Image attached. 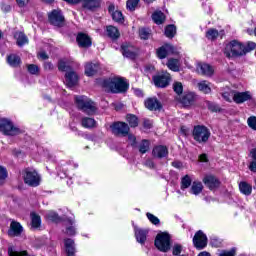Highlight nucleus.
Masks as SVG:
<instances>
[{"instance_id": "obj_20", "label": "nucleus", "mask_w": 256, "mask_h": 256, "mask_svg": "<svg viewBox=\"0 0 256 256\" xmlns=\"http://www.w3.org/2000/svg\"><path fill=\"white\" fill-rule=\"evenodd\" d=\"M78 82H79V76H77V73L73 71L66 73L65 83L67 87L71 89L72 87H75V85H77Z\"/></svg>"}, {"instance_id": "obj_41", "label": "nucleus", "mask_w": 256, "mask_h": 256, "mask_svg": "<svg viewBox=\"0 0 256 256\" xmlns=\"http://www.w3.org/2000/svg\"><path fill=\"white\" fill-rule=\"evenodd\" d=\"M175 33H177V28L175 27V25H168L165 28V35L169 39H173V37H175Z\"/></svg>"}, {"instance_id": "obj_10", "label": "nucleus", "mask_w": 256, "mask_h": 256, "mask_svg": "<svg viewBox=\"0 0 256 256\" xmlns=\"http://www.w3.org/2000/svg\"><path fill=\"white\" fill-rule=\"evenodd\" d=\"M66 3H71L75 5L77 3H81V0H64ZM82 6L84 9H88L89 11H94V9H99L101 7V0H82Z\"/></svg>"}, {"instance_id": "obj_49", "label": "nucleus", "mask_w": 256, "mask_h": 256, "mask_svg": "<svg viewBox=\"0 0 256 256\" xmlns=\"http://www.w3.org/2000/svg\"><path fill=\"white\" fill-rule=\"evenodd\" d=\"M147 219L150 221V223H152V225H159L160 221L159 218L151 213H147L146 214Z\"/></svg>"}, {"instance_id": "obj_4", "label": "nucleus", "mask_w": 256, "mask_h": 256, "mask_svg": "<svg viewBox=\"0 0 256 256\" xmlns=\"http://www.w3.org/2000/svg\"><path fill=\"white\" fill-rule=\"evenodd\" d=\"M154 245L161 253H169L171 251V235L167 232L158 233Z\"/></svg>"}, {"instance_id": "obj_14", "label": "nucleus", "mask_w": 256, "mask_h": 256, "mask_svg": "<svg viewBox=\"0 0 256 256\" xmlns=\"http://www.w3.org/2000/svg\"><path fill=\"white\" fill-rule=\"evenodd\" d=\"M63 225V233H65V235H69L70 237L77 235V226L75 225V220L66 219L64 220Z\"/></svg>"}, {"instance_id": "obj_15", "label": "nucleus", "mask_w": 256, "mask_h": 256, "mask_svg": "<svg viewBox=\"0 0 256 256\" xmlns=\"http://www.w3.org/2000/svg\"><path fill=\"white\" fill-rule=\"evenodd\" d=\"M134 235L137 243L145 245L147 242V235H149V230L134 226Z\"/></svg>"}, {"instance_id": "obj_42", "label": "nucleus", "mask_w": 256, "mask_h": 256, "mask_svg": "<svg viewBox=\"0 0 256 256\" xmlns=\"http://www.w3.org/2000/svg\"><path fill=\"white\" fill-rule=\"evenodd\" d=\"M139 37L144 41L151 37V29L149 28H140L139 29Z\"/></svg>"}, {"instance_id": "obj_2", "label": "nucleus", "mask_w": 256, "mask_h": 256, "mask_svg": "<svg viewBox=\"0 0 256 256\" xmlns=\"http://www.w3.org/2000/svg\"><path fill=\"white\" fill-rule=\"evenodd\" d=\"M224 55L231 59V57H243L247 55V47L238 40H232L225 45Z\"/></svg>"}, {"instance_id": "obj_34", "label": "nucleus", "mask_w": 256, "mask_h": 256, "mask_svg": "<svg viewBox=\"0 0 256 256\" xmlns=\"http://www.w3.org/2000/svg\"><path fill=\"white\" fill-rule=\"evenodd\" d=\"M7 63L10 67H19V65H21V58L15 54H10L7 57Z\"/></svg>"}, {"instance_id": "obj_39", "label": "nucleus", "mask_w": 256, "mask_h": 256, "mask_svg": "<svg viewBox=\"0 0 256 256\" xmlns=\"http://www.w3.org/2000/svg\"><path fill=\"white\" fill-rule=\"evenodd\" d=\"M192 179L191 176L189 175H185L184 177H182L181 179V189L182 191H185V189H189V187H191V183H192Z\"/></svg>"}, {"instance_id": "obj_61", "label": "nucleus", "mask_w": 256, "mask_h": 256, "mask_svg": "<svg viewBox=\"0 0 256 256\" xmlns=\"http://www.w3.org/2000/svg\"><path fill=\"white\" fill-rule=\"evenodd\" d=\"M38 57L39 59H43V61H45V59H48L47 53L45 52H39Z\"/></svg>"}, {"instance_id": "obj_9", "label": "nucleus", "mask_w": 256, "mask_h": 256, "mask_svg": "<svg viewBox=\"0 0 256 256\" xmlns=\"http://www.w3.org/2000/svg\"><path fill=\"white\" fill-rule=\"evenodd\" d=\"M48 19L51 25H54L55 27H63V25H65V17L59 9L53 10L51 13H49Z\"/></svg>"}, {"instance_id": "obj_27", "label": "nucleus", "mask_w": 256, "mask_h": 256, "mask_svg": "<svg viewBox=\"0 0 256 256\" xmlns=\"http://www.w3.org/2000/svg\"><path fill=\"white\" fill-rule=\"evenodd\" d=\"M166 65H167L168 69H170V71H174L175 73H177L179 71V69L181 68V60L175 59V58H170V59H168V62Z\"/></svg>"}, {"instance_id": "obj_30", "label": "nucleus", "mask_w": 256, "mask_h": 256, "mask_svg": "<svg viewBox=\"0 0 256 256\" xmlns=\"http://www.w3.org/2000/svg\"><path fill=\"white\" fill-rule=\"evenodd\" d=\"M225 35V32L222 30V31H217V29H209L207 32H206V37L207 39H210V41H215V39H217V37H223Z\"/></svg>"}, {"instance_id": "obj_1", "label": "nucleus", "mask_w": 256, "mask_h": 256, "mask_svg": "<svg viewBox=\"0 0 256 256\" xmlns=\"http://www.w3.org/2000/svg\"><path fill=\"white\" fill-rule=\"evenodd\" d=\"M102 85L106 91H111V93H125L129 89V84L121 77L106 79Z\"/></svg>"}, {"instance_id": "obj_11", "label": "nucleus", "mask_w": 256, "mask_h": 256, "mask_svg": "<svg viewBox=\"0 0 256 256\" xmlns=\"http://www.w3.org/2000/svg\"><path fill=\"white\" fill-rule=\"evenodd\" d=\"M171 81V74L168 72L163 71L162 73L153 76V82L156 87L165 88L167 85H169V82Z\"/></svg>"}, {"instance_id": "obj_48", "label": "nucleus", "mask_w": 256, "mask_h": 256, "mask_svg": "<svg viewBox=\"0 0 256 256\" xmlns=\"http://www.w3.org/2000/svg\"><path fill=\"white\" fill-rule=\"evenodd\" d=\"M247 125L252 129L253 131H256V116H250L247 119Z\"/></svg>"}, {"instance_id": "obj_53", "label": "nucleus", "mask_w": 256, "mask_h": 256, "mask_svg": "<svg viewBox=\"0 0 256 256\" xmlns=\"http://www.w3.org/2000/svg\"><path fill=\"white\" fill-rule=\"evenodd\" d=\"M28 71L31 73V75H37L39 73V67L34 64L28 65Z\"/></svg>"}, {"instance_id": "obj_45", "label": "nucleus", "mask_w": 256, "mask_h": 256, "mask_svg": "<svg viewBox=\"0 0 256 256\" xmlns=\"http://www.w3.org/2000/svg\"><path fill=\"white\" fill-rule=\"evenodd\" d=\"M183 253V245L181 244H174L172 247V255L179 256Z\"/></svg>"}, {"instance_id": "obj_16", "label": "nucleus", "mask_w": 256, "mask_h": 256, "mask_svg": "<svg viewBox=\"0 0 256 256\" xmlns=\"http://www.w3.org/2000/svg\"><path fill=\"white\" fill-rule=\"evenodd\" d=\"M156 53L159 59H165L168 55H173V53H175V48L171 44H165L158 48Z\"/></svg>"}, {"instance_id": "obj_38", "label": "nucleus", "mask_w": 256, "mask_h": 256, "mask_svg": "<svg viewBox=\"0 0 256 256\" xmlns=\"http://www.w3.org/2000/svg\"><path fill=\"white\" fill-rule=\"evenodd\" d=\"M30 217H31V221H32V227H34V229L41 227V216L40 215H37L35 212H32Z\"/></svg>"}, {"instance_id": "obj_23", "label": "nucleus", "mask_w": 256, "mask_h": 256, "mask_svg": "<svg viewBox=\"0 0 256 256\" xmlns=\"http://www.w3.org/2000/svg\"><path fill=\"white\" fill-rule=\"evenodd\" d=\"M144 105L146 109H149V111H159V109H161V102H159L157 98L146 99Z\"/></svg>"}, {"instance_id": "obj_28", "label": "nucleus", "mask_w": 256, "mask_h": 256, "mask_svg": "<svg viewBox=\"0 0 256 256\" xmlns=\"http://www.w3.org/2000/svg\"><path fill=\"white\" fill-rule=\"evenodd\" d=\"M211 83L207 80H202L198 82V89L201 91V93H204L205 95H209L211 93Z\"/></svg>"}, {"instance_id": "obj_47", "label": "nucleus", "mask_w": 256, "mask_h": 256, "mask_svg": "<svg viewBox=\"0 0 256 256\" xmlns=\"http://www.w3.org/2000/svg\"><path fill=\"white\" fill-rule=\"evenodd\" d=\"M233 93H235V91L228 90V91L222 93V97H223V99H225V101H228V103H231V101H233Z\"/></svg>"}, {"instance_id": "obj_57", "label": "nucleus", "mask_w": 256, "mask_h": 256, "mask_svg": "<svg viewBox=\"0 0 256 256\" xmlns=\"http://www.w3.org/2000/svg\"><path fill=\"white\" fill-rule=\"evenodd\" d=\"M128 140L130 142V145H132V147H135V145L137 144V138L135 137V135L129 134Z\"/></svg>"}, {"instance_id": "obj_13", "label": "nucleus", "mask_w": 256, "mask_h": 256, "mask_svg": "<svg viewBox=\"0 0 256 256\" xmlns=\"http://www.w3.org/2000/svg\"><path fill=\"white\" fill-rule=\"evenodd\" d=\"M193 245L196 249H205L207 247V235L203 231H197L193 237Z\"/></svg>"}, {"instance_id": "obj_5", "label": "nucleus", "mask_w": 256, "mask_h": 256, "mask_svg": "<svg viewBox=\"0 0 256 256\" xmlns=\"http://www.w3.org/2000/svg\"><path fill=\"white\" fill-rule=\"evenodd\" d=\"M75 101L77 107L87 115H93V113L97 111V104L91 101L87 96H76Z\"/></svg>"}, {"instance_id": "obj_33", "label": "nucleus", "mask_w": 256, "mask_h": 256, "mask_svg": "<svg viewBox=\"0 0 256 256\" xmlns=\"http://www.w3.org/2000/svg\"><path fill=\"white\" fill-rule=\"evenodd\" d=\"M239 189H240V192L242 193V195H246V196L251 195V193L253 191V187L251 186V184H249L247 182H240Z\"/></svg>"}, {"instance_id": "obj_40", "label": "nucleus", "mask_w": 256, "mask_h": 256, "mask_svg": "<svg viewBox=\"0 0 256 256\" xmlns=\"http://www.w3.org/2000/svg\"><path fill=\"white\" fill-rule=\"evenodd\" d=\"M97 125V122L93 118H83L82 119V126H84L86 129H93Z\"/></svg>"}, {"instance_id": "obj_26", "label": "nucleus", "mask_w": 256, "mask_h": 256, "mask_svg": "<svg viewBox=\"0 0 256 256\" xmlns=\"http://www.w3.org/2000/svg\"><path fill=\"white\" fill-rule=\"evenodd\" d=\"M99 69V63H87L85 66V75H87V77H93Z\"/></svg>"}, {"instance_id": "obj_29", "label": "nucleus", "mask_w": 256, "mask_h": 256, "mask_svg": "<svg viewBox=\"0 0 256 256\" xmlns=\"http://www.w3.org/2000/svg\"><path fill=\"white\" fill-rule=\"evenodd\" d=\"M191 195H201L203 193V183L194 181L190 187Z\"/></svg>"}, {"instance_id": "obj_18", "label": "nucleus", "mask_w": 256, "mask_h": 256, "mask_svg": "<svg viewBox=\"0 0 256 256\" xmlns=\"http://www.w3.org/2000/svg\"><path fill=\"white\" fill-rule=\"evenodd\" d=\"M196 71L200 73V75H206V77H211L214 73L213 66L207 63H198L196 66Z\"/></svg>"}, {"instance_id": "obj_46", "label": "nucleus", "mask_w": 256, "mask_h": 256, "mask_svg": "<svg viewBox=\"0 0 256 256\" xmlns=\"http://www.w3.org/2000/svg\"><path fill=\"white\" fill-rule=\"evenodd\" d=\"M174 93L176 95H181L183 93V83L181 82H174L173 83Z\"/></svg>"}, {"instance_id": "obj_12", "label": "nucleus", "mask_w": 256, "mask_h": 256, "mask_svg": "<svg viewBox=\"0 0 256 256\" xmlns=\"http://www.w3.org/2000/svg\"><path fill=\"white\" fill-rule=\"evenodd\" d=\"M232 96L234 103H237V105H241V103H245L246 101H251L253 99V93L250 91H234L232 92Z\"/></svg>"}, {"instance_id": "obj_62", "label": "nucleus", "mask_w": 256, "mask_h": 256, "mask_svg": "<svg viewBox=\"0 0 256 256\" xmlns=\"http://www.w3.org/2000/svg\"><path fill=\"white\" fill-rule=\"evenodd\" d=\"M134 95H136V97H143V91L141 89H135Z\"/></svg>"}, {"instance_id": "obj_43", "label": "nucleus", "mask_w": 256, "mask_h": 256, "mask_svg": "<svg viewBox=\"0 0 256 256\" xmlns=\"http://www.w3.org/2000/svg\"><path fill=\"white\" fill-rule=\"evenodd\" d=\"M126 120L129 123L130 127H137V125H139V120L137 119V116L133 114H128Z\"/></svg>"}, {"instance_id": "obj_64", "label": "nucleus", "mask_w": 256, "mask_h": 256, "mask_svg": "<svg viewBox=\"0 0 256 256\" xmlns=\"http://www.w3.org/2000/svg\"><path fill=\"white\" fill-rule=\"evenodd\" d=\"M197 256H211V253H209L207 251H202Z\"/></svg>"}, {"instance_id": "obj_32", "label": "nucleus", "mask_w": 256, "mask_h": 256, "mask_svg": "<svg viewBox=\"0 0 256 256\" xmlns=\"http://www.w3.org/2000/svg\"><path fill=\"white\" fill-rule=\"evenodd\" d=\"M195 101V93L188 92L183 95L181 99L182 105H185V107H188V105H192V103Z\"/></svg>"}, {"instance_id": "obj_63", "label": "nucleus", "mask_w": 256, "mask_h": 256, "mask_svg": "<svg viewBox=\"0 0 256 256\" xmlns=\"http://www.w3.org/2000/svg\"><path fill=\"white\" fill-rule=\"evenodd\" d=\"M250 157L253 159V161H256V148L250 151Z\"/></svg>"}, {"instance_id": "obj_25", "label": "nucleus", "mask_w": 256, "mask_h": 256, "mask_svg": "<svg viewBox=\"0 0 256 256\" xmlns=\"http://www.w3.org/2000/svg\"><path fill=\"white\" fill-rule=\"evenodd\" d=\"M64 247L68 256H75V241L73 239H65Z\"/></svg>"}, {"instance_id": "obj_8", "label": "nucleus", "mask_w": 256, "mask_h": 256, "mask_svg": "<svg viewBox=\"0 0 256 256\" xmlns=\"http://www.w3.org/2000/svg\"><path fill=\"white\" fill-rule=\"evenodd\" d=\"M110 129L113 133V135L126 137V135H129V125L125 122H114Z\"/></svg>"}, {"instance_id": "obj_21", "label": "nucleus", "mask_w": 256, "mask_h": 256, "mask_svg": "<svg viewBox=\"0 0 256 256\" xmlns=\"http://www.w3.org/2000/svg\"><path fill=\"white\" fill-rule=\"evenodd\" d=\"M203 183L208 187V189H210V191L217 189L220 185L219 180L215 176H206L203 179Z\"/></svg>"}, {"instance_id": "obj_60", "label": "nucleus", "mask_w": 256, "mask_h": 256, "mask_svg": "<svg viewBox=\"0 0 256 256\" xmlns=\"http://www.w3.org/2000/svg\"><path fill=\"white\" fill-rule=\"evenodd\" d=\"M249 169H250V171H252L253 173H256V160H253V161L250 163Z\"/></svg>"}, {"instance_id": "obj_44", "label": "nucleus", "mask_w": 256, "mask_h": 256, "mask_svg": "<svg viewBox=\"0 0 256 256\" xmlns=\"http://www.w3.org/2000/svg\"><path fill=\"white\" fill-rule=\"evenodd\" d=\"M139 1L140 0H127L126 7L128 11H135V9H137L139 6Z\"/></svg>"}, {"instance_id": "obj_54", "label": "nucleus", "mask_w": 256, "mask_h": 256, "mask_svg": "<svg viewBox=\"0 0 256 256\" xmlns=\"http://www.w3.org/2000/svg\"><path fill=\"white\" fill-rule=\"evenodd\" d=\"M235 248H232L230 250H223L219 253V256H235Z\"/></svg>"}, {"instance_id": "obj_22", "label": "nucleus", "mask_w": 256, "mask_h": 256, "mask_svg": "<svg viewBox=\"0 0 256 256\" xmlns=\"http://www.w3.org/2000/svg\"><path fill=\"white\" fill-rule=\"evenodd\" d=\"M152 155L157 159H163V157L169 155V150L163 145L155 146L152 150Z\"/></svg>"}, {"instance_id": "obj_35", "label": "nucleus", "mask_w": 256, "mask_h": 256, "mask_svg": "<svg viewBox=\"0 0 256 256\" xmlns=\"http://www.w3.org/2000/svg\"><path fill=\"white\" fill-rule=\"evenodd\" d=\"M107 35L110 37V39H119L120 33L119 29L115 26H107L106 28Z\"/></svg>"}, {"instance_id": "obj_6", "label": "nucleus", "mask_w": 256, "mask_h": 256, "mask_svg": "<svg viewBox=\"0 0 256 256\" xmlns=\"http://www.w3.org/2000/svg\"><path fill=\"white\" fill-rule=\"evenodd\" d=\"M192 135L194 141H197V143H207L209 137H211V131L206 126L198 125L194 127Z\"/></svg>"}, {"instance_id": "obj_50", "label": "nucleus", "mask_w": 256, "mask_h": 256, "mask_svg": "<svg viewBox=\"0 0 256 256\" xmlns=\"http://www.w3.org/2000/svg\"><path fill=\"white\" fill-rule=\"evenodd\" d=\"M112 18L117 23H121V21H123V13H121V11H115L112 13Z\"/></svg>"}, {"instance_id": "obj_37", "label": "nucleus", "mask_w": 256, "mask_h": 256, "mask_svg": "<svg viewBox=\"0 0 256 256\" xmlns=\"http://www.w3.org/2000/svg\"><path fill=\"white\" fill-rule=\"evenodd\" d=\"M45 219H47V221H50L52 223H59V221H61V218L59 217V215L51 210L46 212Z\"/></svg>"}, {"instance_id": "obj_56", "label": "nucleus", "mask_w": 256, "mask_h": 256, "mask_svg": "<svg viewBox=\"0 0 256 256\" xmlns=\"http://www.w3.org/2000/svg\"><path fill=\"white\" fill-rule=\"evenodd\" d=\"M246 47V53H249L250 51H253V49H256V43L255 42H248Z\"/></svg>"}, {"instance_id": "obj_17", "label": "nucleus", "mask_w": 256, "mask_h": 256, "mask_svg": "<svg viewBox=\"0 0 256 256\" xmlns=\"http://www.w3.org/2000/svg\"><path fill=\"white\" fill-rule=\"evenodd\" d=\"M21 233H23V226L21 223L13 220L10 223V228L8 230L9 237H19L21 236Z\"/></svg>"}, {"instance_id": "obj_19", "label": "nucleus", "mask_w": 256, "mask_h": 256, "mask_svg": "<svg viewBox=\"0 0 256 256\" xmlns=\"http://www.w3.org/2000/svg\"><path fill=\"white\" fill-rule=\"evenodd\" d=\"M122 49V55L124 57H127L128 59H133L137 55V50L135 49V46L131 44H123L121 46Z\"/></svg>"}, {"instance_id": "obj_24", "label": "nucleus", "mask_w": 256, "mask_h": 256, "mask_svg": "<svg viewBox=\"0 0 256 256\" xmlns=\"http://www.w3.org/2000/svg\"><path fill=\"white\" fill-rule=\"evenodd\" d=\"M76 41L79 47H82V48L91 47V38H89L87 34L79 33L77 35Z\"/></svg>"}, {"instance_id": "obj_51", "label": "nucleus", "mask_w": 256, "mask_h": 256, "mask_svg": "<svg viewBox=\"0 0 256 256\" xmlns=\"http://www.w3.org/2000/svg\"><path fill=\"white\" fill-rule=\"evenodd\" d=\"M140 153H145L149 151V142L147 140H143L139 146Z\"/></svg>"}, {"instance_id": "obj_3", "label": "nucleus", "mask_w": 256, "mask_h": 256, "mask_svg": "<svg viewBox=\"0 0 256 256\" xmlns=\"http://www.w3.org/2000/svg\"><path fill=\"white\" fill-rule=\"evenodd\" d=\"M0 133L2 135H6L7 137H17V135H21L23 130L19 128V126L15 125L13 120L7 117L0 118Z\"/></svg>"}, {"instance_id": "obj_36", "label": "nucleus", "mask_w": 256, "mask_h": 256, "mask_svg": "<svg viewBox=\"0 0 256 256\" xmlns=\"http://www.w3.org/2000/svg\"><path fill=\"white\" fill-rule=\"evenodd\" d=\"M152 19L156 25H161L165 22V14L161 11H156L152 14Z\"/></svg>"}, {"instance_id": "obj_58", "label": "nucleus", "mask_w": 256, "mask_h": 256, "mask_svg": "<svg viewBox=\"0 0 256 256\" xmlns=\"http://www.w3.org/2000/svg\"><path fill=\"white\" fill-rule=\"evenodd\" d=\"M145 165L149 169H154L155 168V163L153 162V160H146Z\"/></svg>"}, {"instance_id": "obj_7", "label": "nucleus", "mask_w": 256, "mask_h": 256, "mask_svg": "<svg viewBox=\"0 0 256 256\" xmlns=\"http://www.w3.org/2000/svg\"><path fill=\"white\" fill-rule=\"evenodd\" d=\"M24 182L30 187H38L41 183V176L34 169H26L24 171Z\"/></svg>"}, {"instance_id": "obj_59", "label": "nucleus", "mask_w": 256, "mask_h": 256, "mask_svg": "<svg viewBox=\"0 0 256 256\" xmlns=\"http://www.w3.org/2000/svg\"><path fill=\"white\" fill-rule=\"evenodd\" d=\"M16 2L19 7H25L29 3V0H16Z\"/></svg>"}, {"instance_id": "obj_55", "label": "nucleus", "mask_w": 256, "mask_h": 256, "mask_svg": "<svg viewBox=\"0 0 256 256\" xmlns=\"http://www.w3.org/2000/svg\"><path fill=\"white\" fill-rule=\"evenodd\" d=\"M7 177V169H5L3 166H0V181H5Z\"/></svg>"}, {"instance_id": "obj_52", "label": "nucleus", "mask_w": 256, "mask_h": 256, "mask_svg": "<svg viewBox=\"0 0 256 256\" xmlns=\"http://www.w3.org/2000/svg\"><path fill=\"white\" fill-rule=\"evenodd\" d=\"M59 71H69V64L65 62V60H60L58 63Z\"/></svg>"}, {"instance_id": "obj_31", "label": "nucleus", "mask_w": 256, "mask_h": 256, "mask_svg": "<svg viewBox=\"0 0 256 256\" xmlns=\"http://www.w3.org/2000/svg\"><path fill=\"white\" fill-rule=\"evenodd\" d=\"M14 38L16 39V43L19 47H23V45H27V43H29V39H27V36H25L23 32H16L14 34Z\"/></svg>"}]
</instances>
